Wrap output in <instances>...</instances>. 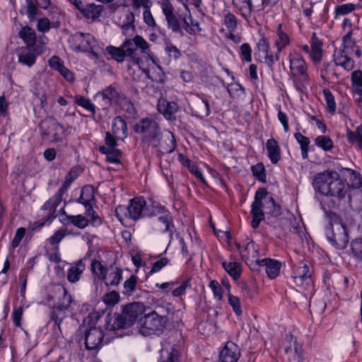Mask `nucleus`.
<instances>
[{"instance_id": "f257e3e1", "label": "nucleus", "mask_w": 362, "mask_h": 362, "mask_svg": "<svg viewBox=\"0 0 362 362\" xmlns=\"http://www.w3.org/2000/svg\"><path fill=\"white\" fill-rule=\"evenodd\" d=\"M313 185L316 192L325 197L335 198L340 204L351 202V187L334 170H325L317 173Z\"/></svg>"}, {"instance_id": "f704fd0d", "label": "nucleus", "mask_w": 362, "mask_h": 362, "mask_svg": "<svg viewBox=\"0 0 362 362\" xmlns=\"http://www.w3.org/2000/svg\"><path fill=\"white\" fill-rule=\"evenodd\" d=\"M19 36L23 39L26 46H36V35L30 27L25 26L19 32Z\"/></svg>"}, {"instance_id": "c85d7f7f", "label": "nucleus", "mask_w": 362, "mask_h": 362, "mask_svg": "<svg viewBox=\"0 0 362 362\" xmlns=\"http://www.w3.org/2000/svg\"><path fill=\"white\" fill-rule=\"evenodd\" d=\"M178 109V105L175 102L163 101L158 104L159 112L168 119H171Z\"/></svg>"}, {"instance_id": "ea45409f", "label": "nucleus", "mask_w": 362, "mask_h": 362, "mask_svg": "<svg viewBox=\"0 0 362 362\" xmlns=\"http://www.w3.org/2000/svg\"><path fill=\"white\" fill-rule=\"evenodd\" d=\"M312 274L313 273H308L305 275L294 276L293 279L295 284L303 289H308L311 288L313 285Z\"/></svg>"}, {"instance_id": "ddd939ff", "label": "nucleus", "mask_w": 362, "mask_h": 362, "mask_svg": "<svg viewBox=\"0 0 362 362\" xmlns=\"http://www.w3.org/2000/svg\"><path fill=\"white\" fill-rule=\"evenodd\" d=\"M71 47L76 51L89 52V49L93 47L95 40L93 37L88 33H76L71 36Z\"/></svg>"}, {"instance_id": "5fc2aeb1", "label": "nucleus", "mask_w": 362, "mask_h": 362, "mask_svg": "<svg viewBox=\"0 0 362 362\" xmlns=\"http://www.w3.org/2000/svg\"><path fill=\"white\" fill-rule=\"evenodd\" d=\"M239 287L242 291V293L248 297L249 298H253L256 293H257V289L254 285L248 284L245 281H240L239 284Z\"/></svg>"}, {"instance_id": "3c124183", "label": "nucleus", "mask_w": 362, "mask_h": 362, "mask_svg": "<svg viewBox=\"0 0 362 362\" xmlns=\"http://www.w3.org/2000/svg\"><path fill=\"white\" fill-rule=\"evenodd\" d=\"M308 273H313L311 266L305 262H300L293 267L292 277L305 275Z\"/></svg>"}, {"instance_id": "f3484780", "label": "nucleus", "mask_w": 362, "mask_h": 362, "mask_svg": "<svg viewBox=\"0 0 362 362\" xmlns=\"http://www.w3.org/2000/svg\"><path fill=\"white\" fill-rule=\"evenodd\" d=\"M100 95L105 105H111L112 104H118L124 94L119 90L115 86L110 85L104 89Z\"/></svg>"}, {"instance_id": "2eb2a0df", "label": "nucleus", "mask_w": 362, "mask_h": 362, "mask_svg": "<svg viewBox=\"0 0 362 362\" xmlns=\"http://www.w3.org/2000/svg\"><path fill=\"white\" fill-rule=\"evenodd\" d=\"M94 198L93 189L90 187H84L81 190V194L77 202L83 204L86 209V214L90 216V219L94 222L96 219L99 218L98 215H95L91 206V201Z\"/></svg>"}, {"instance_id": "5701e85b", "label": "nucleus", "mask_w": 362, "mask_h": 362, "mask_svg": "<svg viewBox=\"0 0 362 362\" xmlns=\"http://www.w3.org/2000/svg\"><path fill=\"white\" fill-rule=\"evenodd\" d=\"M68 184V178L67 176L65 177V180L63 183L62 187L59 189V192L54 196V197L49 199L45 204L42 206V209L44 211L46 210H52L53 209V213L55 214L57 212V209L60 204L61 202V196L62 193L65 191L66 189V186Z\"/></svg>"}, {"instance_id": "a211bd4d", "label": "nucleus", "mask_w": 362, "mask_h": 362, "mask_svg": "<svg viewBox=\"0 0 362 362\" xmlns=\"http://www.w3.org/2000/svg\"><path fill=\"white\" fill-rule=\"evenodd\" d=\"M309 56L315 64H319L322 59V42L317 37L315 33L312 34L311 49Z\"/></svg>"}, {"instance_id": "473e14b6", "label": "nucleus", "mask_w": 362, "mask_h": 362, "mask_svg": "<svg viewBox=\"0 0 362 362\" xmlns=\"http://www.w3.org/2000/svg\"><path fill=\"white\" fill-rule=\"evenodd\" d=\"M233 4L239 10L245 19L252 16V8L250 0H233Z\"/></svg>"}, {"instance_id": "13d9d810", "label": "nucleus", "mask_w": 362, "mask_h": 362, "mask_svg": "<svg viewBox=\"0 0 362 362\" xmlns=\"http://www.w3.org/2000/svg\"><path fill=\"white\" fill-rule=\"evenodd\" d=\"M137 276L134 275H132L128 279H127L124 283V293L127 295L132 294L136 290V286L137 284Z\"/></svg>"}, {"instance_id": "de8ad7c7", "label": "nucleus", "mask_w": 362, "mask_h": 362, "mask_svg": "<svg viewBox=\"0 0 362 362\" xmlns=\"http://www.w3.org/2000/svg\"><path fill=\"white\" fill-rule=\"evenodd\" d=\"M159 362H180L178 351L174 348L170 351L162 350Z\"/></svg>"}, {"instance_id": "4c0bfd02", "label": "nucleus", "mask_w": 362, "mask_h": 362, "mask_svg": "<svg viewBox=\"0 0 362 362\" xmlns=\"http://www.w3.org/2000/svg\"><path fill=\"white\" fill-rule=\"evenodd\" d=\"M105 146H100L99 151L102 153H108L109 152H118V149L116 148L117 145V141L115 137L110 133L107 132L105 139Z\"/></svg>"}, {"instance_id": "1a4fd4ad", "label": "nucleus", "mask_w": 362, "mask_h": 362, "mask_svg": "<svg viewBox=\"0 0 362 362\" xmlns=\"http://www.w3.org/2000/svg\"><path fill=\"white\" fill-rule=\"evenodd\" d=\"M168 320V318L159 317L155 312H151L140 319L139 332L145 337L161 332L165 329Z\"/></svg>"}, {"instance_id": "864d4df0", "label": "nucleus", "mask_w": 362, "mask_h": 362, "mask_svg": "<svg viewBox=\"0 0 362 362\" xmlns=\"http://www.w3.org/2000/svg\"><path fill=\"white\" fill-rule=\"evenodd\" d=\"M323 94L325 98L328 112L334 114L336 112L337 106L333 94L329 88H325L323 90Z\"/></svg>"}, {"instance_id": "72a5a7b5", "label": "nucleus", "mask_w": 362, "mask_h": 362, "mask_svg": "<svg viewBox=\"0 0 362 362\" xmlns=\"http://www.w3.org/2000/svg\"><path fill=\"white\" fill-rule=\"evenodd\" d=\"M277 39L275 41V45L278 52H281L287 45L290 44L288 35L283 31L282 25L279 24L276 30Z\"/></svg>"}, {"instance_id": "4d7b16f0", "label": "nucleus", "mask_w": 362, "mask_h": 362, "mask_svg": "<svg viewBox=\"0 0 362 362\" xmlns=\"http://www.w3.org/2000/svg\"><path fill=\"white\" fill-rule=\"evenodd\" d=\"M69 223L80 229H83L88 225L89 220L81 215L69 216Z\"/></svg>"}, {"instance_id": "c03bdc74", "label": "nucleus", "mask_w": 362, "mask_h": 362, "mask_svg": "<svg viewBox=\"0 0 362 362\" xmlns=\"http://www.w3.org/2000/svg\"><path fill=\"white\" fill-rule=\"evenodd\" d=\"M315 145L325 151H330L334 148V144L328 136H318L315 139Z\"/></svg>"}, {"instance_id": "a19ab883", "label": "nucleus", "mask_w": 362, "mask_h": 362, "mask_svg": "<svg viewBox=\"0 0 362 362\" xmlns=\"http://www.w3.org/2000/svg\"><path fill=\"white\" fill-rule=\"evenodd\" d=\"M294 137L300 146L303 158L307 159L308 158L310 139L300 132L295 133Z\"/></svg>"}, {"instance_id": "423d86ee", "label": "nucleus", "mask_w": 362, "mask_h": 362, "mask_svg": "<svg viewBox=\"0 0 362 362\" xmlns=\"http://www.w3.org/2000/svg\"><path fill=\"white\" fill-rule=\"evenodd\" d=\"M329 228L327 230L329 241L338 250L344 249L349 243L348 231L337 214L327 211Z\"/></svg>"}, {"instance_id": "6e6552de", "label": "nucleus", "mask_w": 362, "mask_h": 362, "mask_svg": "<svg viewBox=\"0 0 362 362\" xmlns=\"http://www.w3.org/2000/svg\"><path fill=\"white\" fill-rule=\"evenodd\" d=\"M352 31L348 32L342 38V49L334 56V61L337 66H340L347 71L354 68L355 62L349 57L356 47V41L352 38Z\"/></svg>"}, {"instance_id": "cd10ccee", "label": "nucleus", "mask_w": 362, "mask_h": 362, "mask_svg": "<svg viewBox=\"0 0 362 362\" xmlns=\"http://www.w3.org/2000/svg\"><path fill=\"white\" fill-rule=\"evenodd\" d=\"M340 172L344 173L347 177H349L351 184L349 185L351 189H358L362 185V177L359 173L354 170L347 168H341Z\"/></svg>"}, {"instance_id": "f03ea898", "label": "nucleus", "mask_w": 362, "mask_h": 362, "mask_svg": "<svg viewBox=\"0 0 362 362\" xmlns=\"http://www.w3.org/2000/svg\"><path fill=\"white\" fill-rule=\"evenodd\" d=\"M135 133L141 134L143 143L154 148H160L163 153H171L175 147V139L172 133H169L163 141L162 132L159 124L151 117L140 119L134 126Z\"/></svg>"}, {"instance_id": "69168bd1", "label": "nucleus", "mask_w": 362, "mask_h": 362, "mask_svg": "<svg viewBox=\"0 0 362 362\" xmlns=\"http://www.w3.org/2000/svg\"><path fill=\"white\" fill-rule=\"evenodd\" d=\"M252 49L249 44L243 43L240 46V57L241 59L247 62H250L252 60Z\"/></svg>"}, {"instance_id": "0eeeda50", "label": "nucleus", "mask_w": 362, "mask_h": 362, "mask_svg": "<svg viewBox=\"0 0 362 362\" xmlns=\"http://www.w3.org/2000/svg\"><path fill=\"white\" fill-rule=\"evenodd\" d=\"M146 206V202L141 197L132 199L128 206L119 205L115 209V215L122 222L125 218H131L137 221L144 216H156V211L148 213Z\"/></svg>"}, {"instance_id": "b1692460", "label": "nucleus", "mask_w": 362, "mask_h": 362, "mask_svg": "<svg viewBox=\"0 0 362 362\" xmlns=\"http://www.w3.org/2000/svg\"><path fill=\"white\" fill-rule=\"evenodd\" d=\"M28 3L27 13L28 18L33 19L37 15V6L47 9L50 6V0H26Z\"/></svg>"}, {"instance_id": "dca6fc26", "label": "nucleus", "mask_w": 362, "mask_h": 362, "mask_svg": "<svg viewBox=\"0 0 362 362\" xmlns=\"http://www.w3.org/2000/svg\"><path fill=\"white\" fill-rule=\"evenodd\" d=\"M240 357V351L233 342L228 341L219 354V362H238Z\"/></svg>"}, {"instance_id": "412c9836", "label": "nucleus", "mask_w": 362, "mask_h": 362, "mask_svg": "<svg viewBox=\"0 0 362 362\" xmlns=\"http://www.w3.org/2000/svg\"><path fill=\"white\" fill-rule=\"evenodd\" d=\"M257 47L260 51L265 54L264 57V62L269 66L272 67L273 64L275 62L278 61L279 59V53L278 52L276 54H273L270 52L269 43L267 39L262 38L257 43Z\"/></svg>"}, {"instance_id": "6ab92c4d", "label": "nucleus", "mask_w": 362, "mask_h": 362, "mask_svg": "<svg viewBox=\"0 0 362 362\" xmlns=\"http://www.w3.org/2000/svg\"><path fill=\"white\" fill-rule=\"evenodd\" d=\"M240 254L243 258H245L247 261L250 262V265L254 263L257 265L261 261V259H259V251L257 248V245L252 240H250L246 244L243 250H240Z\"/></svg>"}, {"instance_id": "39448f33", "label": "nucleus", "mask_w": 362, "mask_h": 362, "mask_svg": "<svg viewBox=\"0 0 362 362\" xmlns=\"http://www.w3.org/2000/svg\"><path fill=\"white\" fill-rule=\"evenodd\" d=\"M144 311L145 306L141 303L136 302L128 304L125 305L121 314L115 315L114 322L112 325L109 323L110 316H106L105 322L107 323L106 329L108 330H117L131 327Z\"/></svg>"}, {"instance_id": "58836bf2", "label": "nucleus", "mask_w": 362, "mask_h": 362, "mask_svg": "<svg viewBox=\"0 0 362 362\" xmlns=\"http://www.w3.org/2000/svg\"><path fill=\"white\" fill-rule=\"evenodd\" d=\"M91 271L98 280L105 281L106 279L107 269L100 261L96 259L92 261Z\"/></svg>"}, {"instance_id": "9d476101", "label": "nucleus", "mask_w": 362, "mask_h": 362, "mask_svg": "<svg viewBox=\"0 0 362 362\" xmlns=\"http://www.w3.org/2000/svg\"><path fill=\"white\" fill-rule=\"evenodd\" d=\"M41 138L44 141L57 142L64 134V129L57 121L52 117L43 119L39 124Z\"/></svg>"}, {"instance_id": "09e8293b", "label": "nucleus", "mask_w": 362, "mask_h": 362, "mask_svg": "<svg viewBox=\"0 0 362 362\" xmlns=\"http://www.w3.org/2000/svg\"><path fill=\"white\" fill-rule=\"evenodd\" d=\"M285 353L287 354H293V359L296 362H303V349L301 346L297 344L296 340L293 342V349H292L291 346L286 347Z\"/></svg>"}, {"instance_id": "680f3d73", "label": "nucleus", "mask_w": 362, "mask_h": 362, "mask_svg": "<svg viewBox=\"0 0 362 362\" xmlns=\"http://www.w3.org/2000/svg\"><path fill=\"white\" fill-rule=\"evenodd\" d=\"M119 300V295L117 291H112L103 297V300L107 306H114Z\"/></svg>"}, {"instance_id": "4468645a", "label": "nucleus", "mask_w": 362, "mask_h": 362, "mask_svg": "<svg viewBox=\"0 0 362 362\" xmlns=\"http://www.w3.org/2000/svg\"><path fill=\"white\" fill-rule=\"evenodd\" d=\"M104 334L99 327H90L85 335V344L87 349L95 350L100 347Z\"/></svg>"}, {"instance_id": "20e7f679", "label": "nucleus", "mask_w": 362, "mask_h": 362, "mask_svg": "<svg viewBox=\"0 0 362 362\" xmlns=\"http://www.w3.org/2000/svg\"><path fill=\"white\" fill-rule=\"evenodd\" d=\"M267 214L272 217H278L281 214V208L280 205L275 202L272 197H268V192L266 188H259L255 194L254 201L251 205L250 213L252 216L251 226L256 229L259 227L260 222L264 219V213L263 211L264 202Z\"/></svg>"}, {"instance_id": "6e6d98bb", "label": "nucleus", "mask_w": 362, "mask_h": 362, "mask_svg": "<svg viewBox=\"0 0 362 362\" xmlns=\"http://www.w3.org/2000/svg\"><path fill=\"white\" fill-rule=\"evenodd\" d=\"M224 25L228 32H235L238 26V19L236 16L231 13L226 14L224 17Z\"/></svg>"}, {"instance_id": "c9c22d12", "label": "nucleus", "mask_w": 362, "mask_h": 362, "mask_svg": "<svg viewBox=\"0 0 362 362\" xmlns=\"http://www.w3.org/2000/svg\"><path fill=\"white\" fill-rule=\"evenodd\" d=\"M194 110L195 115L200 118L208 117L211 112L209 101L204 98H202L201 100L197 101L194 104Z\"/></svg>"}, {"instance_id": "774afa93", "label": "nucleus", "mask_w": 362, "mask_h": 362, "mask_svg": "<svg viewBox=\"0 0 362 362\" xmlns=\"http://www.w3.org/2000/svg\"><path fill=\"white\" fill-rule=\"evenodd\" d=\"M102 317V315L97 312L91 313L88 315V316L84 319L83 325H88L90 327H93L96 325L97 322Z\"/></svg>"}, {"instance_id": "37998d69", "label": "nucleus", "mask_w": 362, "mask_h": 362, "mask_svg": "<svg viewBox=\"0 0 362 362\" xmlns=\"http://www.w3.org/2000/svg\"><path fill=\"white\" fill-rule=\"evenodd\" d=\"M346 137L349 142H351V143L356 142L358 144V146L360 148H362V124L356 128V132H352L350 129H347Z\"/></svg>"}, {"instance_id": "bb28decb", "label": "nucleus", "mask_w": 362, "mask_h": 362, "mask_svg": "<svg viewBox=\"0 0 362 362\" xmlns=\"http://www.w3.org/2000/svg\"><path fill=\"white\" fill-rule=\"evenodd\" d=\"M112 129L117 137H126L127 136V125L124 119L117 116L112 123Z\"/></svg>"}, {"instance_id": "f8f14e48", "label": "nucleus", "mask_w": 362, "mask_h": 362, "mask_svg": "<svg viewBox=\"0 0 362 362\" xmlns=\"http://www.w3.org/2000/svg\"><path fill=\"white\" fill-rule=\"evenodd\" d=\"M42 46H25L18 50V62L25 66H33L38 55L43 52Z\"/></svg>"}, {"instance_id": "603ef678", "label": "nucleus", "mask_w": 362, "mask_h": 362, "mask_svg": "<svg viewBox=\"0 0 362 362\" xmlns=\"http://www.w3.org/2000/svg\"><path fill=\"white\" fill-rule=\"evenodd\" d=\"M252 175L259 181L264 183L267 182V174L264 166L262 163H259L255 165H253L251 168Z\"/></svg>"}, {"instance_id": "393cba45", "label": "nucleus", "mask_w": 362, "mask_h": 362, "mask_svg": "<svg viewBox=\"0 0 362 362\" xmlns=\"http://www.w3.org/2000/svg\"><path fill=\"white\" fill-rule=\"evenodd\" d=\"M157 214H161L158 220L165 226V232H168L170 235H173V229L174 228L173 219L169 212L165 211L164 208L160 207L157 209Z\"/></svg>"}, {"instance_id": "49530a36", "label": "nucleus", "mask_w": 362, "mask_h": 362, "mask_svg": "<svg viewBox=\"0 0 362 362\" xmlns=\"http://www.w3.org/2000/svg\"><path fill=\"white\" fill-rule=\"evenodd\" d=\"M74 99L76 104L89 111L93 115H95V107L90 100L81 95H76Z\"/></svg>"}, {"instance_id": "a878e982", "label": "nucleus", "mask_w": 362, "mask_h": 362, "mask_svg": "<svg viewBox=\"0 0 362 362\" xmlns=\"http://www.w3.org/2000/svg\"><path fill=\"white\" fill-rule=\"evenodd\" d=\"M110 272L107 273L106 279L104 281L106 286H118L122 279V269L121 268L110 266Z\"/></svg>"}, {"instance_id": "338daca9", "label": "nucleus", "mask_w": 362, "mask_h": 362, "mask_svg": "<svg viewBox=\"0 0 362 362\" xmlns=\"http://www.w3.org/2000/svg\"><path fill=\"white\" fill-rule=\"evenodd\" d=\"M355 8L356 6L354 4H345L337 6L335 8V12L337 15H346L354 11Z\"/></svg>"}, {"instance_id": "e433bc0d", "label": "nucleus", "mask_w": 362, "mask_h": 362, "mask_svg": "<svg viewBox=\"0 0 362 362\" xmlns=\"http://www.w3.org/2000/svg\"><path fill=\"white\" fill-rule=\"evenodd\" d=\"M351 81L353 92L362 97V71L361 69L351 73Z\"/></svg>"}, {"instance_id": "0e129e2a", "label": "nucleus", "mask_w": 362, "mask_h": 362, "mask_svg": "<svg viewBox=\"0 0 362 362\" xmlns=\"http://www.w3.org/2000/svg\"><path fill=\"white\" fill-rule=\"evenodd\" d=\"M165 51L170 58H173L175 60L179 59L181 57L180 50L172 43H168L166 45Z\"/></svg>"}, {"instance_id": "4be33fe9", "label": "nucleus", "mask_w": 362, "mask_h": 362, "mask_svg": "<svg viewBox=\"0 0 362 362\" xmlns=\"http://www.w3.org/2000/svg\"><path fill=\"white\" fill-rule=\"evenodd\" d=\"M266 148L271 162L274 164L277 163L281 158V149L276 139H268L266 143Z\"/></svg>"}, {"instance_id": "2f4dec72", "label": "nucleus", "mask_w": 362, "mask_h": 362, "mask_svg": "<svg viewBox=\"0 0 362 362\" xmlns=\"http://www.w3.org/2000/svg\"><path fill=\"white\" fill-rule=\"evenodd\" d=\"M222 266L226 272L234 279L238 280L242 273L241 265L235 262H222Z\"/></svg>"}, {"instance_id": "a18cd8bd", "label": "nucleus", "mask_w": 362, "mask_h": 362, "mask_svg": "<svg viewBox=\"0 0 362 362\" xmlns=\"http://www.w3.org/2000/svg\"><path fill=\"white\" fill-rule=\"evenodd\" d=\"M117 105H120L121 108L126 112L128 117H134L136 115V110L134 104L124 95L122 98Z\"/></svg>"}, {"instance_id": "aec40b11", "label": "nucleus", "mask_w": 362, "mask_h": 362, "mask_svg": "<svg viewBox=\"0 0 362 362\" xmlns=\"http://www.w3.org/2000/svg\"><path fill=\"white\" fill-rule=\"evenodd\" d=\"M257 265L259 267H264L265 272L268 277L272 279H275L279 274L280 269L281 267V262L270 258L261 259Z\"/></svg>"}, {"instance_id": "79ce46f5", "label": "nucleus", "mask_w": 362, "mask_h": 362, "mask_svg": "<svg viewBox=\"0 0 362 362\" xmlns=\"http://www.w3.org/2000/svg\"><path fill=\"white\" fill-rule=\"evenodd\" d=\"M50 67L58 71L65 78H67V69L63 61L58 56L52 57L48 61Z\"/></svg>"}, {"instance_id": "bf43d9fd", "label": "nucleus", "mask_w": 362, "mask_h": 362, "mask_svg": "<svg viewBox=\"0 0 362 362\" xmlns=\"http://www.w3.org/2000/svg\"><path fill=\"white\" fill-rule=\"evenodd\" d=\"M351 247L354 256L362 260V238L354 240L351 243Z\"/></svg>"}, {"instance_id": "e2e57ef3", "label": "nucleus", "mask_w": 362, "mask_h": 362, "mask_svg": "<svg viewBox=\"0 0 362 362\" xmlns=\"http://www.w3.org/2000/svg\"><path fill=\"white\" fill-rule=\"evenodd\" d=\"M228 303L233 308L234 313L240 316L243 313V310L240 305V298L237 296H233L232 294H228Z\"/></svg>"}, {"instance_id": "7ed1b4c3", "label": "nucleus", "mask_w": 362, "mask_h": 362, "mask_svg": "<svg viewBox=\"0 0 362 362\" xmlns=\"http://www.w3.org/2000/svg\"><path fill=\"white\" fill-rule=\"evenodd\" d=\"M137 49L142 54H148L150 52L148 43L140 35L127 38L119 47L109 45L105 48L110 57L119 63L123 62L126 57H129L133 63L139 64L141 59L136 54Z\"/></svg>"}, {"instance_id": "052dcab7", "label": "nucleus", "mask_w": 362, "mask_h": 362, "mask_svg": "<svg viewBox=\"0 0 362 362\" xmlns=\"http://www.w3.org/2000/svg\"><path fill=\"white\" fill-rule=\"evenodd\" d=\"M65 307L57 306L53 308L52 312L51 318L54 320L55 323L59 326L64 317H65Z\"/></svg>"}, {"instance_id": "8fccbe9b", "label": "nucleus", "mask_w": 362, "mask_h": 362, "mask_svg": "<svg viewBox=\"0 0 362 362\" xmlns=\"http://www.w3.org/2000/svg\"><path fill=\"white\" fill-rule=\"evenodd\" d=\"M170 306V305L165 301L158 300L156 303L155 310L152 312H155L159 317L168 318V315L171 310Z\"/></svg>"}, {"instance_id": "9b49d317", "label": "nucleus", "mask_w": 362, "mask_h": 362, "mask_svg": "<svg viewBox=\"0 0 362 362\" xmlns=\"http://www.w3.org/2000/svg\"><path fill=\"white\" fill-rule=\"evenodd\" d=\"M291 74L294 81L308 82V65L303 57L296 50L291 51L288 55Z\"/></svg>"}, {"instance_id": "7c9ffc66", "label": "nucleus", "mask_w": 362, "mask_h": 362, "mask_svg": "<svg viewBox=\"0 0 362 362\" xmlns=\"http://www.w3.org/2000/svg\"><path fill=\"white\" fill-rule=\"evenodd\" d=\"M104 11V6L102 5H96L90 4L81 10V13L88 18L95 20L99 18Z\"/></svg>"}, {"instance_id": "c756f323", "label": "nucleus", "mask_w": 362, "mask_h": 362, "mask_svg": "<svg viewBox=\"0 0 362 362\" xmlns=\"http://www.w3.org/2000/svg\"><path fill=\"white\" fill-rule=\"evenodd\" d=\"M86 266L81 259L72 264L69 268V282H77L85 270Z\"/></svg>"}]
</instances>
